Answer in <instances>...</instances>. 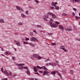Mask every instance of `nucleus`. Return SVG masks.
<instances>
[{"mask_svg": "<svg viewBox=\"0 0 80 80\" xmlns=\"http://www.w3.org/2000/svg\"><path fill=\"white\" fill-rule=\"evenodd\" d=\"M60 77L61 78L62 80V79H63V78H62V76H61V77Z\"/></svg>", "mask_w": 80, "mask_h": 80, "instance_id": "nucleus-61", "label": "nucleus"}, {"mask_svg": "<svg viewBox=\"0 0 80 80\" xmlns=\"http://www.w3.org/2000/svg\"><path fill=\"white\" fill-rule=\"evenodd\" d=\"M73 10L75 11V12L77 11V9H76L75 8H73Z\"/></svg>", "mask_w": 80, "mask_h": 80, "instance_id": "nucleus-50", "label": "nucleus"}, {"mask_svg": "<svg viewBox=\"0 0 80 80\" xmlns=\"http://www.w3.org/2000/svg\"><path fill=\"white\" fill-rule=\"evenodd\" d=\"M64 30L66 31H68V32H71V31H72V29L70 28H65Z\"/></svg>", "mask_w": 80, "mask_h": 80, "instance_id": "nucleus-11", "label": "nucleus"}, {"mask_svg": "<svg viewBox=\"0 0 80 80\" xmlns=\"http://www.w3.org/2000/svg\"><path fill=\"white\" fill-rule=\"evenodd\" d=\"M35 74H36V75H39V74L38 73H35Z\"/></svg>", "mask_w": 80, "mask_h": 80, "instance_id": "nucleus-62", "label": "nucleus"}, {"mask_svg": "<svg viewBox=\"0 0 80 80\" xmlns=\"http://www.w3.org/2000/svg\"><path fill=\"white\" fill-rule=\"evenodd\" d=\"M75 18H76V19H77V20H78V19H79L80 18L79 17H78L77 16H75Z\"/></svg>", "mask_w": 80, "mask_h": 80, "instance_id": "nucleus-30", "label": "nucleus"}, {"mask_svg": "<svg viewBox=\"0 0 80 80\" xmlns=\"http://www.w3.org/2000/svg\"><path fill=\"white\" fill-rule=\"evenodd\" d=\"M51 27L52 28H56L58 27V24H56L55 23H53L52 24H50Z\"/></svg>", "mask_w": 80, "mask_h": 80, "instance_id": "nucleus-8", "label": "nucleus"}, {"mask_svg": "<svg viewBox=\"0 0 80 80\" xmlns=\"http://www.w3.org/2000/svg\"><path fill=\"white\" fill-rule=\"evenodd\" d=\"M18 25H22L23 24V23L22 22H19L18 23Z\"/></svg>", "mask_w": 80, "mask_h": 80, "instance_id": "nucleus-25", "label": "nucleus"}, {"mask_svg": "<svg viewBox=\"0 0 80 80\" xmlns=\"http://www.w3.org/2000/svg\"><path fill=\"white\" fill-rule=\"evenodd\" d=\"M62 72H63V73H65V69H63Z\"/></svg>", "mask_w": 80, "mask_h": 80, "instance_id": "nucleus-49", "label": "nucleus"}, {"mask_svg": "<svg viewBox=\"0 0 80 80\" xmlns=\"http://www.w3.org/2000/svg\"><path fill=\"white\" fill-rule=\"evenodd\" d=\"M56 73H57L58 75L59 76V77H60L62 76V75L59 72H58V71H56Z\"/></svg>", "mask_w": 80, "mask_h": 80, "instance_id": "nucleus-20", "label": "nucleus"}, {"mask_svg": "<svg viewBox=\"0 0 80 80\" xmlns=\"http://www.w3.org/2000/svg\"><path fill=\"white\" fill-rule=\"evenodd\" d=\"M52 33H48V35H53Z\"/></svg>", "mask_w": 80, "mask_h": 80, "instance_id": "nucleus-46", "label": "nucleus"}, {"mask_svg": "<svg viewBox=\"0 0 80 80\" xmlns=\"http://www.w3.org/2000/svg\"><path fill=\"white\" fill-rule=\"evenodd\" d=\"M76 40L78 41H80V39L79 38H76Z\"/></svg>", "mask_w": 80, "mask_h": 80, "instance_id": "nucleus-55", "label": "nucleus"}, {"mask_svg": "<svg viewBox=\"0 0 80 80\" xmlns=\"http://www.w3.org/2000/svg\"><path fill=\"white\" fill-rule=\"evenodd\" d=\"M55 73H56V71H53L51 72V74L53 75V76H55Z\"/></svg>", "mask_w": 80, "mask_h": 80, "instance_id": "nucleus-18", "label": "nucleus"}, {"mask_svg": "<svg viewBox=\"0 0 80 80\" xmlns=\"http://www.w3.org/2000/svg\"><path fill=\"white\" fill-rule=\"evenodd\" d=\"M52 18L55 19L57 17V16L55 14H53V15H52Z\"/></svg>", "mask_w": 80, "mask_h": 80, "instance_id": "nucleus-19", "label": "nucleus"}, {"mask_svg": "<svg viewBox=\"0 0 80 80\" xmlns=\"http://www.w3.org/2000/svg\"><path fill=\"white\" fill-rule=\"evenodd\" d=\"M50 58H48L46 60H45V62H48V61H50Z\"/></svg>", "mask_w": 80, "mask_h": 80, "instance_id": "nucleus-39", "label": "nucleus"}, {"mask_svg": "<svg viewBox=\"0 0 80 80\" xmlns=\"http://www.w3.org/2000/svg\"><path fill=\"white\" fill-rule=\"evenodd\" d=\"M50 9H55V8H54V7H50Z\"/></svg>", "mask_w": 80, "mask_h": 80, "instance_id": "nucleus-44", "label": "nucleus"}, {"mask_svg": "<svg viewBox=\"0 0 80 80\" xmlns=\"http://www.w3.org/2000/svg\"><path fill=\"white\" fill-rule=\"evenodd\" d=\"M74 1H75V0H70V2L71 3H73V2H74Z\"/></svg>", "mask_w": 80, "mask_h": 80, "instance_id": "nucleus-40", "label": "nucleus"}, {"mask_svg": "<svg viewBox=\"0 0 80 80\" xmlns=\"http://www.w3.org/2000/svg\"><path fill=\"white\" fill-rule=\"evenodd\" d=\"M33 57L37 58L38 60H41L42 58V57H40V55L38 54H34L32 55Z\"/></svg>", "mask_w": 80, "mask_h": 80, "instance_id": "nucleus-3", "label": "nucleus"}, {"mask_svg": "<svg viewBox=\"0 0 80 80\" xmlns=\"http://www.w3.org/2000/svg\"><path fill=\"white\" fill-rule=\"evenodd\" d=\"M36 27L38 28H42V26L40 25H36Z\"/></svg>", "mask_w": 80, "mask_h": 80, "instance_id": "nucleus-26", "label": "nucleus"}, {"mask_svg": "<svg viewBox=\"0 0 80 80\" xmlns=\"http://www.w3.org/2000/svg\"><path fill=\"white\" fill-rule=\"evenodd\" d=\"M14 49L15 50V51H17V49L14 48Z\"/></svg>", "mask_w": 80, "mask_h": 80, "instance_id": "nucleus-59", "label": "nucleus"}, {"mask_svg": "<svg viewBox=\"0 0 80 80\" xmlns=\"http://www.w3.org/2000/svg\"><path fill=\"white\" fill-rule=\"evenodd\" d=\"M30 35H31V36H33V33L32 32H30Z\"/></svg>", "mask_w": 80, "mask_h": 80, "instance_id": "nucleus-41", "label": "nucleus"}, {"mask_svg": "<svg viewBox=\"0 0 80 80\" xmlns=\"http://www.w3.org/2000/svg\"><path fill=\"white\" fill-rule=\"evenodd\" d=\"M13 60H15V57H12Z\"/></svg>", "mask_w": 80, "mask_h": 80, "instance_id": "nucleus-42", "label": "nucleus"}, {"mask_svg": "<svg viewBox=\"0 0 80 80\" xmlns=\"http://www.w3.org/2000/svg\"><path fill=\"white\" fill-rule=\"evenodd\" d=\"M34 32V33H36V34H38V33H37V31H35V30H33Z\"/></svg>", "mask_w": 80, "mask_h": 80, "instance_id": "nucleus-47", "label": "nucleus"}, {"mask_svg": "<svg viewBox=\"0 0 80 80\" xmlns=\"http://www.w3.org/2000/svg\"><path fill=\"white\" fill-rule=\"evenodd\" d=\"M62 15L64 16H67V14L65 13H63L62 14Z\"/></svg>", "mask_w": 80, "mask_h": 80, "instance_id": "nucleus-31", "label": "nucleus"}, {"mask_svg": "<svg viewBox=\"0 0 80 80\" xmlns=\"http://www.w3.org/2000/svg\"><path fill=\"white\" fill-rule=\"evenodd\" d=\"M59 27L60 29H61L62 31H63L64 30V29L63 28V26L61 25H59Z\"/></svg>", "mask_w": 80, "mask_h": 80, "instance_id": "nucleus-12", "label": "nucleus"}, {"mask_svg": "<svg viewBox=\"0 0 80 80\" xmlns=\"http://www.w3.org/2000/svg\"><path fill=\"white\" fill-rule=\"evenodd\" d=\"M3 68H2L1 69V71L3 73H4L6 76H7L8 77H10V76L11 77L12 76V72L11 71H4L3 70Z\"/></svg>", "mask_w": 80, "mask_h": 80, "instance_id": "nucleus-2", "label": "nucleus"}, {"mask_svg": "<svg viewBox=\"0 0 80 80\" xmlns=\"http://www.w3.org/2000/svg\"><path fill=\"white\" fill-rule=\"evenodd\" d=\"M37 68H39V69H44V70H46V71L48 70V69L46 68V67L45 66H43V67H40L38 66H37Z\"/></svg>", "mask_w": 80, "mask_h": 80, "instance_id": "nucleus-6", "label": "nucleus"}, {"mask_svg": "<svg viewBox=\"0 0 80 80\" xmlns=\"http://www.w3.org/2000/svg\"><path fill=\"white\" fill-rule=\"evenodd\" d=\"M56 45V43L55 42L52 43L51 44V45H52V46H55Z\"/></svg>", "mask_w": 80, "mask_h": 80, "instance_id": "nucleus-32", "label": "nucleus"}, {"mask_svg": "<svg viewBox=\"0 0 80 80\" xmlns=\"http://www.w3.org/2000/svg\"><path fill=\"white\" fill-rule=\"evenodd\" d=\"M21 10L22 12H24V10L22 8L20 9Z\"/></svg>", "mask_w": 80, "mask_h": 80, "instance_id": "nucleus-53", "label": "nucleus"}, {"mask_svg": "<svg viewBox=\"0 0 80 80\" xmlns=\"http://www.w3.org/2000/svg\"><path fill=\"white\" fill-rule=\"evenodd\" d=\"M39 32L40 33H42V31L41 30H40L39 31Z\"/></svg>", "mask_w": 80, "mask_h": 80, "instance_id": "nucleus-63", "label": "nucleus"}, {"mask_svg": "<svg viewBox=\"0 0 80 80\" xmlns=\"http://www.w3.org/2000/svg\"><path fill=\"white\" fill-rule=\"evenodd\" d=\"M39 73H43V75H47V76H49L50 75V74H48V72L46 71H45L44 72L39 71Z\"/></svg>", "mask_w": 80, "mask_h": 80, "instance_id": "nucleus-4", "label": "nucleus"}, {"mask_svg": "<svg viewBox=\"0 0 80 80\" xmlns=\"http://www.w3.org/2000/svg\"><path fill=\"white\" fill-rule=\"evenodd\" d=\"M49 23L50 25H52V22L50 21Z\"/></svg>", "mask_w": 80, "mask_h": 80, "instance_id": "nucleus-57", "label": "nucleus"}, {"mask_svg": "<svg viewBox=\"0 0 80 80\" xmlns=\"http://www.w3.org/2000/svg\"><path fill=\"white\" fill-rule=\"evenodd\" d=\"M44 20L46 22H48V19L45 18H44Z\"/></svg>", "mask_w": 80, "mask_h": 80, "instance_id": "nucleus-33", "label": "nucleus"}, {"mask_svg": "<svg viewBox=\"0 0 80 80\" xmlns=\"http://www.w3.org/2000/svg\"><path fill=\"white\" fill-rule=\"evenodd\" d=\"M34 41L35 42H38V40L37 39V38H34Z\"/></svg>", "mask_w": 80, "mask_h": 80, "instance_id": "nucleus-28", "label": "nucleus"}, {"mask_svg": "<svg viewBox=\"0 0 80 80\" xmlns=\"http://www.w3.org/2000/svg\"><path fill=\"white\" fill-rule=\"evenodd\" d=\"M29 44L30 45L32 46L33 47H35V45L34 44H33L32 43H30Z\"/></svg>", "mask_w": 80, "mask_h": 80, "instance_id": "nucleus-17", "label": "nucleus"}, {"mask_svg": "<svg viewBox=\"0 0 80 80\" xmlns=\"http://www.w3.org/2000/svg\"><path fill=\"white\" fill-rule=\"evenodd\" d=\"M34 1L35 2H36L37 3H38L40 2L38 0H34Z\"/></svg>", "mask_w": 80, "mask_h": 80, "instance_id": "nucleus-34", "label": "nucleus"}, {"mask_svg": "<svg viewBox=\"0 0 80 80\" xmlns=\"http://www.w3.org/2000/svg\"><path fill=\"white\" fill-rule=\"evenodd\" d=\"M25 40H26V41H28V40H30L29 39L27 38H25Z\"/></svg>", "mask_w": 80, "mask_h": 80, "instance_id": "nucleus-43", "label": "nucleus"}, {"mask_svg": "<svg viewBox=\"0 0 80 80\" xmlns=\"http://www.w3.org/2000/svg\"><path fill=\"white\" fill-rule=\"evenodd\" d=\"M15 65H16V66H18L19 67L18 68L20 70H23L24 69H28V67H27L23 66L25 65V64L23 63L19 64H16Z\"/></svg>", "mask_w": 80, "mask_h": 80, "instance_id": "nucleus-1", "label": "nucleus"}, {"mask_svg": "<svg viewBox=\"0 0 80 80\" xmlns=\"http://www.w3.org/2000/svg\"><path fill=\"white\" fill-rule=\"evenodd\" d=\"M64 48L65 47H64V46H61L60 47V49H62V50L66 52H68V49H66Z\"/></svg>", "mask_w": 80, "mask_h": 80, "instance_id": "nucleus-7", "label": "nucleus"}, {"mask_svg": "<svg viewBox=\"0 0 80 80\" xmlns=\"http://www.w3.org/2000/svg\"><path fill=\"white\" fill-rule=\"evenodd\" d=\"M17 74H14L13 75V77H15L17 76Z\"/></svg>", "mask_w": 80, "mask_h": 80, "instance_id": "nucleus-45", "label": "nucleus"}, {"mask_svg": "<svg viewBox=\"0 0 80 80\" xmlns=\"http://www.w3.org/2000/svg\"><path fill=\"white\" fill-rule=\"evenodd\" d=\"M8 54H9V53H8V52H6V55H8Z\"/></svg>", "mask_w": 80, "mask_h": 80, "instance_id": "nucleus-56", "label": "nucleus"}, {"mask_svg": "<svg viewBox=\"0 0 80 80\" xmlns=\"http://www.w3.org/2000/svg\"><path fill=\"white\" fill-rule=\"evenodd\" d=\"M1 80H8V78H5L4 79H1Z\"/></svg>", "mask_w": 80, "mask_h": 80, "instance_id": "nucleus-51", "label": "nucleus"}, {"mask_svg": "<svg viewBox=\"0 0 80 80\" xmlns=\"http://www.w3.org/2000/svg\"><path fill=\"white\" fill-rule=\"evenodd\" d=\"M16 8L18 10H20V9L21 8H20V7L18 6H16Z\"/></svg>", "mask_w": 80, "mask_h": 80, "instance_id": "nucleus-24", "label": "nucleus"}, {"mask_svg": "<svg viewBox=\"0 0 80 80\" xmlns=\"http://www.w3.org/2000/svg\"><path fill=\"white\" fill-rule=\"evenodd\" d=\"M53 19H50V21L51 22H53Z\"/></svg>", "mask_w": 80, "mask_h": 80, "instance_id": "nucleus-54", "label": "nucleus"}, {"mask_svg": "<svg viewBox=\"0 0 80 80\" xmlns=\"http://www.w3.org/2000/svg\"><path fill=\"white\" fill-rule=\"evenodd\" d=\"M35 39V37H32L30 39V41L32 42H33L34 41Z\"/></svg>", "mask_w": 80, "mask_h": 80, "instance_id": "nucleus-16", "label": "nucleus"}, {"mask_svg": "<svg viewBox=\"0 0 80 80\" xmlns=\"http://www.w3.org/2000/svg\"><path fill=\"white\" fill-rule=\"evenodd\" d=\"M23 43H24V44H25L26 45H27L28 44H29V43H28L27 42H23Z\"/></svg>", "mask_w": 80, "mask_h": 80, "instance_id": "nucleus-35", "label": "nucleus"}, {"mask_svg": "<svg viewBox=\"0 0 80 80\" xmlns=\"http://www.w3.org/2000/svg\"><path fill=\"white\" fill-rule=\"evenodd\" d=\"M14 42L16 43V45H18V46H19V47L21 46V44L20 42H17V41H15Z\"/></svg>", "mask_w": 80, "mask_h": 80, "instance_id": "nucleus-10", "label": "nucleus"}, {"mask_svg": "<svg viewBox=\"0 0 80 80\" xmlns=\"http://www.w3.org/2000/svg\"><path fill=\"white\" fill-rule=\"evenodd\" d=\"M31 58L32 59V60H35V58H34V57L33 56H32L31 57Z\"/></svg>", "mask_w": 80, "mask_h": 80, "instance_id": "nucleus-36", "label": "nucleus"}, {"mask_svg": "<svg viewBox=\"0 0 80 80\" xmlns=\"http://www.w3.org/2000/svg\"><path fill=\"white\" fill-rule=\"evenodd\" d=\"M1 55L2 56H3V57H5V56H4V55L3 54H1Z\"/></svg>", "mask_w": 80, "mask_h": 80, "instance_id": "nucleus-64", "label": "nucleus"}, {"mask_svg": "<svg viewBox=\"0 0 80 80\" xmlns=\"http://www.w3.org/2000/svg\"><path fill=\"white\" fill-rule=\"evenodd\" d=\"M70 73L71 75H73V71L71 70L70 71Z\"/></svg>", "mask_w": 80, "mask_h": 80, "instance_id": "nucleus-23", "label": "nucleus"}, {"mask_svg": "<svg viewBox=\"0 0 80 80\" xmlns=\"http://www.w3.org/2000/svg\"><path fill=\"white\" fill-rule=\"evenodd\" d=\"M0 23H5V21L3 19H0Z\"/></svg>", "mask_w": 80, "mask_h": 80, "instance_id": "nucleus-15", "label": "nucleus"}, {"mask_svg": "<svg viewBox=\"0 0 80 80\" xmlns=\"http://www.w3.org/2000/svg\"><path fill=\"white\" fill-rule=\"evenodd\" d=\"M58 4V2H52L51 3V5L52 6H53V7H56V5H57Z\"/></svg>", "mask_w": 80, "mask_h": 80, "instance_id": "nucleus-9", "label": "nucleus"}, {"mask_svg": "<svg viewBox=\"0 0 80 80\" xmlns=\"http://www.w3.org/2000/svg\"><path fill=\"white\" fill-rule=\"evenodd\" d=\"M80 0H74V2H80Z\"/></svg>", "mask_w": 80, "mask_h": 80, "instance_id": "nucleus-37", "label": "nucleus"}, {"mask_svg": "<svg viewBox=\"0 0 80 80\" xmlns=\"http://www.w3.org/2000/svg\"><path fill=\"white\" fill-rule=\"evenodd\" d=\"M55 23L56 24H60V22H56Z\"/></svg>", "mask_w": 80, "mask_h": 80, "instance_id": "nucleus-52", "label": "nucleus"}, {"mask_svg": "<svg viewBox=\"0 0 80 80\" xmlns=\"http://www.w3.org/2000/svg\"><path fill=\"white\" fill-rule=\"evenodd\" d=\"M33 70L35 72H37V69H36V67H34V68H33Z\"/></svg>", "mask_w": 80, "mask_h": 80, "instance_id": "nucleus-29", "label": "nucleus"}, {"mask_svg": "<svg viewBox=\"0 0 80 80\" xmlns=\"http://www.w3.org/2000/svg\"><path fill=\"white\" fill-rule=\"evenodd\" d=\"M45 17L46 18H49V15L48 14H46L45 15Z\"/></svg>", "mask_w": 80, "mask_h": 80, "instance_id": "nucleus-22", "label": "nucleus"}, {"mask_svg": "<svg viewBox=\"0 0 80 80\" xmlns=\"http://www.w3.org/2000/svg\"><path fill=\"white\" fill-rule=\"evenodd\" d=\"M1 50L2 51H3V48H1Z\"/></svg>", "mask_w": 80, "mask_h": 80, "instance_id": "nucleus-58", "label": "nucleus"}, {"mask_svg": "<svg viewBox=\"0 0 80 80\" xmlns=\"http://www.w3.org/2000/svg\"><path fill=\"white\" fill-rule=\"evenodd\" d=\"M55 7V9H56V10H59V8H60V7H59L58 6H56L55 7Z\"/></svg>", "mask_w": 80, "mask_h": 80, "instance_id": "nucleus-21", "label": "nucleus"}, {"mask_svg": "<svg viewBox=\"0 0 80 80\" xmlns=\"http://www.w3.org/2000/svg\"><path fill=\"white\" fill-rule=\"evenodd\" d=\"M21 17L23 18H26V17H27V16H26L25 15L22 13L21 14Z\"/></svg>", "mask_w": 80, "mask_h": 80, "instance_id": "nucleus-13", "label": "nucleus"}, {"mask_svg": "<svg viewBox=\"0 0 80 80\" xmlns=\"http://www.w3.org/2000/svg\"><path fill=\"white\" fill-rule=\"evenodd\" d=\"M72 15L73 17H75V14L73 12L72 13Z\"/></svg>", "mask_w": 80, "mask_h": 80, "instance_id": "nucleus-48", "label": "nucleus"}, {"mask_svg": "<svg viewBox=\"0 0 80 80\" xmlns=\"http://www.w3.org/2000/svg\"><path fill=\"white\" fill-rule=\"evenodd\" d=\"M48 15H52L53 14L51 12H48Z\"/></svg>", "mask_w": 80, "mask_h": 80, "instance_id": "nucleus-27", "label": "nucleus"}, {"mask_svg": "<svg viewBox=\"0 0 80 80\" xmlns=\"http://www.w3.org/2000/svg\"><path fill=\"white\" fill-rule=\"evenodd\" d=\"M48 65H51V66L54 67L57 65V63H55V62H49L46 64V66H48Z\"/></svg>", "mask_w": 80, "mask_h": 80, "instance_id": "nucleus-5", "label": "nucleus"}, {"mask_svg": "<svg viewBox=\"0 0 80 80\" xmlns=\"http://www.w3.org/2000/svg\"><path fill=\"white\" fill-rule=\"evenodd\" d=\"M30 80H34V79H33V78H32Z\"/></svg>", "mask_w": 80, "mask_h": 80, "instance_id": "nucleus-60", "label": "nucleus"}, {"mask_svg": "<svg viewBox=\"0 0 80 80\" xmlns=\"http://www.w3.org/2000/svg\"><path fill=\"white\" fill-rule=\"evenodd\" d=\"M25 13L26 15H28V10L25 11Z\"/></svg>", "mask_w": 80, "mask_h": 80, "instance_id": "nucleus-38", "label": "nucleus"}, {"mask_svg": "<svg viewBox=\"0 0 80 80\" xmlns=\"http://www.w3.org/2000/svg\"><path fill=\"white\" fill-rule=\"evenodd\" d=\"M25 70H27V72H26V73L27 74H28V75H30V71L28 69H25Z\"/></svg>", "mask_w": 80, "mask_h": 80, "instance_id": "nucleus-14", "label": "nucleus"}]
</instances>
